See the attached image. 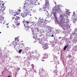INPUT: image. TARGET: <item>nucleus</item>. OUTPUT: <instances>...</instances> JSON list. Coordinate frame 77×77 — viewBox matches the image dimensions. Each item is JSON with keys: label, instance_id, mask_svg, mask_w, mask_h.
<instances>
[{"label": "nucleus", "instance_id": "680f3d73", "mask_svg": "<svg viewBox=\"0 0 77 77\" xmlns=\"http://www.w3.org/2000/svg\"><path fill=\"white\" fill-rule=\"evenodd\" d=\"M8 24H9V23H7V24H6V25H8Z\"/></svg>", "mask_w": 77, "mask_h": 77}, {"label": "nucleus", "instance_id": "4c0bfd02", "mask_svg": "<svg viewBox=\"0 0 77 77\" xmlns=\"http://www.w3.org/2000/svg\"><path fill=\"white\" fill-rule=\"evenodd\" d=\"M17 69H18V71H19V70L20 69V68L19 67H17Z\"/></svg>", "mask_w": 77, "mask_h": 77}, {"label": "nucleus", "instance_id": "ea45409f", "mask_svg": "<svg viewBox=\"0 0 77 77\" xmlns=\"http://www.w3.org/2000/svg\"><path fill=\"white\" fill-rule=\"evenodd\" d=\"M34 59H37V60H38V57H35V58H34Z\"/></svg>", "mask_w": 77, "mask_h": 77}, {"label": "nucleus", "instance_id": "b1692460", "mask_svg": "<svg viewBox=\"0 0 77 77\" xmlns=\"http://www.w3.org/2000/svg\"><path fill=\"white\" fill-rule=\"evenodd\" d=\"M68 47V45H66L64 48L63 49V50H66V48H67Z\"/></svg>", "mask_w": 77, "mask_h": 77}, {"label": "nucleus", "instance_id": "5fc2aeb1", "mask_svg": "<svg viewBox=\"0 0 77 77\" xmlns=\"http://www.w3.org/2000/svg\"><path fill=\"white\" fill-rule=\"evenodd\" d=\"M42 71H44L43 69H42Z\"/></svg>", "mask_w": 77, "mask_h": 77}, {"label": "nucleus", "instance_id": "49530a36", "mask_svg": "<svg viewBox=\"0 0 77 77\" xmlns=\"http://www.w3.org/2000/svg\"><path fill=\"white\" fill-rule=\"evenodd\" d=\"M32 67H33V66H34V65H32Z\"/></svg>", "mask_w": 77, "mask_h": 77}, {"label": "nucleus", "instance_id": "4d7b16f0", "mask_svg": "<svg viewBox=\"0 0 77 77\" xmlns=\"http://www.w3.org/2000/svg\"><path fill=\"white\" fill-rule=\"evenodd\" d=\"M19 12H20L21 10H19Z\"/></svg>", "mask_w": 77, "mask_h": 77}, {"label": "nucleus", "instance_id": "bf43d9fd", "mask_svg": "<svg viewBox=\"0 0 77 77\" xmlns=\"http://www.w3.org/2000/svg\"><path fill=\"white\" fill-rule=\"evenodd\" d=\"M27 74H28L27 73H26V75H27Z\"/></svg>", "mask_w": 77, "mask_h": 77}, {"label": "nucleus", "instance_id": "c03bdc74", "mask_svg": "<svg viewBox=\"0 0 77 77\" xmlns=\"http://www.w3.org/2000/svg\"><path fill=\"white\" fill-rule=\"evenodd\" d=\"M26 59V57H23V59Z\"/></svg>", "mask_w": 77, "mask_h": 77}, {"label": "nucleus", "instance_id": "423d86ee", "mask_svg": "<svg viewBox=\"0 0 77 77\" xmlns=\"http://www.w3.org/2000/svg\"><path fill=\"white\" fill-rule=\"evenodd\" d=\"M43 21H44V20L43 18H39L38 19V21L37 22L38 25L41 26L42 23H43Z\"/></svg>", "mask_w": 77, "mask_h": 77}, {"label": "nucleus", "instance_id": "0eeeda50", "mask_svg": "<svg viewBox=\"0 0 77 77\" xmlns=\"http://www.w3.org/2000/svg\"><path fill=\"white\" fill-rule=\"evenodd\" d=\"M21 16L23 18H25L27 15H28V11H24V12L21 13Z\"/></svg>", "mask_w": 77, "mask_h": 77}, {"label": "nucleus", "instance_id": "c9c22d12", "mask_svg": "<svg viewBox=\"0 0 77 77\" xmlns=\"http://www.w3.org/2000/svg\"><path fill=\"white\" fill-rule=\"evenodd\" d=\"M41 26V27H44V26L43 25H42V24L41 25V26Z\"/></svg>", "mask_w": 77, "mask_h": 77}, {"label": "nucleus", "instance_id": "58836bf2", "mask_svg": "<svg viewBox=\"0 0 77 77\" xmlns=\"http://www.w3.org/2000/svg\"><path fill=\"white\" fill-rule=\"evenodd\" d=\"M36 12V10H35L33 11V12H34V13H35V12Z\"/></svg>", "mask_w": 77, "mask_h": 77}, {"label": "nucleus", "instance_id": "09e8293b", "mask_svg": "<svg viewBox=\"0 0 77 77\" xmlns=\"http://www.w3.org/2000/svg\"><path fill=\"white\" fill-rule=\"evenodd\" d=\"M36 56L37 57H39V56H38V55H36Z\"/></svg>", "mask_w": 77, "mask_h": 77}, {"label": "nucleus", "instance_id": "8fccbe9b", "mask_svg": "<svg viewBox=\"0 0 77 77\" xmlns=\"http://www.w3.org/2000/svg\"><path fill=\"white\" fill-rule=\"evenodd\" d=\"M7 28H9V26H7Z\"/></svg>", "mask_w": 77, "mask_h": 77}, {"label": "nucleus", "instance_id": "864d4df0", "mask_svg": "<svg viewBox=\"0 0 77 77\" xmlns=\"http://www.w3.org/2000/svg\"><path fill=\"white\" fill-rule=\"evenodd\" d=\"M5 4V3H3L2 4V5H3V6H4V5Z\"/></svg>", "mask_w": 77, "mask_h": 77}, {"label": "nucleus", "instance_id": "c85d7f7f", "mask_svg": "<svg viewBox=\"0 0 77 77\" xmlns=\"http://www.w3.org/2000/svg\"><path fill=\"white\" fill-rule=\"evenodd\" d=\"M25 50L26 51H28L29 50V48H26L25 49Z\"/></svg>", "mask_w": 77, "mask_h": 77}, {"label": "nucleus", "instance_id": "412c9836", "mask_svg": "<svg viewBox=\"0 0 77 77\" xmlns=\"http://www.w3.org/2000/svg\"><path fill=\"white\" fill-rule=\"evenodd\" d=\"M64 42V40H61L60 42V44H63Z\"/></svg>", "mask_w": 77, "mask_h": 77}, {"label": "nucleus", "instance_id": "6e6552de", "mask_svg": "<svg viewBox=\"0 0 77 77\" xmlns=\"http://www.w3.org/2000/svg\"><path fill=\"white\" fill-rule=\"evenodd\" d=\"M23 23H24V26L26 25V28H29L28 24H29V22L27 21H25L24 20V21H23Z\"/></svg>", "mask_w": 77, "mask_h": 77}, {"label": "nucleus", "instance_id": "393cba45", "mask_svg": "<svg viewBox=\"0 0 77 77\" xmlns=\"http://www.w3.org/2000/svg\"><path fill=\"white\" fill-rule=\"evenodd\" d=\"M43 39V41H47V38L45 37H44L43 38H42V39Z\"/></svg>", "mask_w": 77, "mask_h": 77}, {"label": "nucleus", "instance_id": "f03ea898", "mask_svg": "<svg viewBox=\"0 0 77 77\" xmlns=\"http://www.w3.org/2000/svg\"><path fill=\"white\" fill-rule=\"evenodd\" d=\"M33 6V4H30V2H29L25 3L24 4V7L23 9H24V11L25 12H27L28 11V7H32V6Z\"/></svg>", "mask_w": 77, "mask_h": 77}, {"label": "nucleus", "instance_id": "9b49d317", "mask_svg": "<svg viewBox=\"0 0 77 77\" xmlns=\"http://www.w3.org/2000/svg\"><path fill=\"white\" fill-rule=\"evenodd\" d=\"M50 42L51 44V46L53 47L55 46L57 42H55V41H53Z\"/></svg>", "mask_w": 77, "mask_h": 77}, {"label": "nucleus", "instance_id": "69168bd1", "mask_svg": "<svg viewBox=\"0 0 77 77\" xmlns=\"http://www.w3.org/2000/svg\"><path fill=\"white\" fill-rule=\"evenodd\" d=\"M15 15H16V14H14V16H15Z\"/></svg>", "mask_w": 77, "mask_h": 77}, {"label": "nucleus", "instance_id": "1a4fd4ad", "mask_svg": "<svg viewBox=\"0 0 77 77\" xmlns=\"http://www.w3.org/2000/svg\"><path fill=\"white\" fill-rule=\"evenodd\" d=\"M42 48L43 49H44V50H45L46 49H47V48H48V44L47 43L45 44L42 47Z\"/></svg>", "mask_w": 77, "mask_h": 77}, {"label": "nucleus", "instance_id": "a211bd4d", "mask_svg": "<svg viewBox=\"0 0 77 77\" xmlns=\"http://www.w3.org/2000/svg\"><path fill=\"white\" fill-rule=\"evenodd\" d=\"M47 57H47V54H44V56L43 57V59H47Z\"/></svg>", "mask_w": 77, "mask_h": 77}, {"label": "nucleus", "instance_id": "39448f33", "mask_svg": "<svg viewBox=\"0 0 77 77\" xmlns=\"http://www.w3.org/2000/svg\"><path fill=\"white\" fill-rule=\"evenodd\" d=\"M49 8H50V6H49V2L48 0H47L45 2V6L43 7V8L44 9H45L43 10V11H46L47 13H48L46 9H49Z\"/></svg>", "mask_w": 77, "mask_h": 77}, {"label": "nucleus", "instance_id": "de8ad7c7", "mask_svg": "<svg viewBox=\"0 0 77 77\" xmlns=\"http://www.w3.org/2000/svg\"><path fill=\"white\" fill-rule=\"evenodd\" d=\"M41 10H42V9L41 8H40V9H39V11H41Z\"/></svg>", "mask_w": 77, "mask_h": 77}, {"label": "nucleus", "instance_id": "dca6fc26", "mask_svg": "<svg viewBox=\"0 0 77 77\" xmlns=\"http://www.w3.org/2000/svg\"><path fill=\"white\" fill-rule=\"evenodd\" d=\"M28 2H30V4H32L33 5V2H31V1H29V0H26V1H25V3H28Z\"/></svg>", "mask_w": 77, "mask_h": 77}, {"label": "nucleus", "instance_id": "6e6d98bb", "mask_svg": "<svg viewBox=\"0 0 77 77\" xmlns=\"http://www.w3.org/2000/svg\"><path fill=\"white\" fill-rule=\"evenodd\" d=\"M12 18L13 19V20L15 18L14 17H13Z\"/></svg>", "mask_w": 77, "mask_h": 77}, {"label": "nucleus", "instance_id": "0e129e2a", "mask_svg": "<svg viewBox=\"0 0 77 77\" xmlns=\"http://www.w3.org/2000/svg\"><path fill=\"white\" fill-rule=\"evenodd\" d=\"M5 22H3V24H5Z\"/></svg>", "mask_w": 77, "mask_h": 77}, {"label": "nucleus", "instance_id": "37998d69", "mask_svg": "<svg viewBox=\"0 0 77 77\" xmlns=\"http://www.w3.org/2000/svg\"><path fill=\"white\" fill-rule=\"evenodd\" d=\"M68 57H71V55H68Z\"/></svg>", "mask_w": 77, "mask_h": 77}, {"label": "nucleus", "instance_id": "20e7f679", "mask_svg": "<svg viewBox=\"0 0 77 77\" xmlns=\"http://www.w3.org/2000/svg\"><path fill=\"white\" fill-rule=\"evenodd\" d=\"M32 25L31 26H30L29 27V28L30 29H31L32 30V34L33 35H35L36 36H37V34L38 33V32H40V31H41V29L38 27H36L35 29V32L34 33V31L33 30H32V29H33V27L31 28L32 27Z\"/></svg>", "mask_w": 77, "mask_h": 77}, {"label": "nucleus", "instance_id": "052dcab7", "mask_svg": "<svg viewBox=\"0 0 77 77\" xmlns=\"http://www.w3.org/2000/svg\"><path fill=\"white\" fill-rule=\"evenodd\" d=\"M18 41H19V40H17V42H18Z\"/></svg>", "mask_w": 77, "mask_h": 77}, {"label": "nucleus", "instance_id": "7c9ffc66", "mask_svg": "<svg viewBox=\"0 0 77 77\" xmlns=\"http://www.w3.org/2000/svg\"><path fill=\"white\" fill-rule=\"evenodd\" d=\"M22 51V49H20L19 50V53H21V51Z\"/></svg>", "mask_w": 77, "mask_h": 77}, {"label": "nucleus", "instance_id": "9d476101", "mask_svg": "<svg viewBox=\"0 0 77 77\" xmlns=\"http://www.w3.org/2000/svg\"><path fill=\"white\" fill-rule=\"evenodd\" d=\"M48 27H49V29H48V33H51L52 31H53V28L51 27H49L48 26H47Z\"/></svg>", "mask_w": 77, "mask_h": 77}, {"label": "nucleus", "instance_id": "2eb2a0df", "mask_svg": "<svg viewBox=\"0 0 77 77\" xmlns=\"http://www.w3.org/2000/svg\"><path fill=\"white\" fill-rule=\"evenodd\" d=\"M15 21V23L16 24L18 23V20H20V18L18 17H17Z\"/></svg>", "mask_w": 77, "mask_h": 77}, {"label": "nucleus", "instance_id": "aec40b11", "mask_svg": "<svg viewBox=\"0 0 77 77\" xmlns=\"http://www.w3.org/2000/svg\"><path fill=\"white\" fill-rule=\"evenodd\" d=\"M77 50V46H75V47H73V50L74 51H76Z\"/></svg>", "mask_w": 77, "mask_h": 77}, {"label": "nucleus", "instance_id": "7ed1b4c3", "mask_svg": "<svg viewBox=\"0 0 77 77\" xmlns=\"http://www.w3.org/2000/svg\"><path fill=\"white\" fill-rule=\"evenodd\" d=\"M39 32H37V36L38 37L39 36V37H40L41 39L38 40V42L39 44H44V43L42 41V38H44V35L41 34V33H39Z\"/></svg>", "mask_w": 77, "mask_h": 77}, {"label": "nucleus", "instance_id": "f8f14e48", "mask_svg": "<svg viewBox=\"0 0 77 77\" xmlns=\"http://www.w3.org/2000/svg\"><path fill=\"white\" fill-rule=\"evenodd\" d=\"M74 35H72L71 34L70 35V40L71 41H73V39L74 38Z\"/></svg>", "mask_w": 77, "mask_h": 77}, {"label": "nucleus", "instance_id": "6ab92c4d", "mask_svg": "<svg viewBox=\"0 0 77 77\" xmlns=\"http://www.w3.org/2000/svg\"><path fill=\"white\" fill-rule=\"evenodd\" d=\"M69 12L67 11L66 14V15H65V16H66V18H68V15H69Z\"/></svg>", "mask_w": 77, "mask_h": 77}, {"label": "nucleus", "instance_id": "5701e85b", "mask_svg": "<svg viewBox=\"0 0 77 77\" xmlns=\"http://www.w3.org/2000/svg\"><path fill=\"white\" fill-rule=\"evenodd\" d=\"M64 38H65V37H59L58 39H60V40H63Z\"/></svg>", "mask_w": 77, "mask_h": 77}, {"label": "nucleus", "instance_id": "e433bc0d", "mask_svg": "<svg viewBox=\"0 0 77 77\" xmlns=\"http://www.w3.org/2000/svg\"><path fill=\"white\" fill-rule=\"evenodd\" d=\"M75 32H77V29L76 28L75 30H74Z\"/></svg>", "mask_w": 77, "mask_h": 77}, {"label": "nucleus", "instance_id": "338daca9", "mask_svg": "<svg viewBox=\"0 0 77 77\" xmlns=\"http://www.w3.org/2000/svg\"><path fill=\"white\" fill-rule=\"evenodd\" d=\"M2 21V20H0V23H1L0 21Z\"/></svg>", "mask_w": 77, "mask_h": 77}, {"label": "nucleus", "instance_id": "72a5a7b5", "mask_svg": "<svg viewBox=\"0 0 77 77\" xmlns=\"http://www.w3.org/2000/svg\"><path fill=\"white\" fill-rule=\"evenodd\" d=\"M12 27L14 29V28H15V26L14 25V24H13L12 26Z\"/></svg>", "mask_w": 77, "mask_h": 77}, {"label": "nucleus", "instance_id": "ddd939ff", "mask_svg": "<svg viewBox=\"0 0 77 77\" xmlns=\"http://www.w3.org/2000/svg\"><path fill=\"white\" fill-rule=\"evenodd\" d=\"M72 41L73 42H77V36H75L74 38L73 39Z\"/></svg>", "mask_w": 77, "mask_h": 77}, {"label": "nucleus", "instance_id": "c756f323", "mask_svg": "<svg viewBox=\"0 0 77 77\" xmlns=\"http://www.w3.org/2000/svg\"><path fill=\"white\" fill-rule=\"evenodd\" d=\"M49 34L48 35V37H51V33H49Z\"/></svg>", "mask_w": 77, "mask_h": 77}, {"label": "nucleus", "instance_id": "a19ab883", "mask_svg": "<svg viewBox=\"0 0 77 77\" xmlns=\"http://www.w3.org/2000/svg\"><path fill=\"white\" fill-rule=\"evenodd\" d=\"M29 54H31V52H30V51H29L28 52Z\"/></svg>", "mask_w": 77, "mask_h": 77}, {"label": "nucleus", "instance_id": "4468645a", "mask_svg": "<svg viewBox=\"0 0 77 77\" xmlns=\"http://www.w3.org/2000/svg\"><path fill=\"white\" fill-rule=\"evenodd\" d=\"M31 3H33V5H38V4H37V3H38V1H37V0H36V1L35 0L34 1H31Z\"/></svg>", "mask_w": 77, "mask_h": 77}, {"label": "nucleus", "instance_id": "2f4dec72", "mask_svg": "<svg viewBox=\"0 0 77 77\" xmlns=\"http://www.w3.org/2000/svg\"><path fill=\"white\" fill-rule=\"evenodd\" d=\"M16 24L17 26H19V25H20V23L17 22Z\"/></svg>", "mask_w": 77, "mask_h": 77}, {"label": "nucleus", "instance_id": "a18cd8bd", "mask_svg": "<svg viewBox=\"0 0 77 77\" xmlns=\"http://www.w3.org/2000/svg\"><path fill=\"white\" fill-rule=\"evenodd\" d=\"M35 42H36V41H35L34 42V43H35Z\"/></svg>", "mask_w": 77, "mask_h": 77}, {"label": "nucleus", "instance_id": "f704fd0d", "mask_svg": "<svg viewBox=\"0 0 77 77\" xmlns=\"http://www.w3.org/2000/svg\"><path fill=\"white\" fill-rule=\"evenodd\" d=\"M15 41H16V40H17V39H18V37H16V38H15Z\"/></svg>", "mask_w": 77, "mask_h": 77}, {"label": "nucleus", "instance_id": "e2e57ef3", "mask_svg": "<svg viewBox=\"0 0 77 77\" xmlns=\"http://www.w3.org/2000/svg\"><path fill=\"white\" fill-rule=\"evenodd\" d=\"M0 23H2V22H1V21H0Z\"/></svg>", "mask_w": 77, "mask_h": 77}, {"label": "nucleus", "instance_id": "473e14b6", "mask_svg": "<svg viewBox=\"0 0 77 77\" xmlns=\"http://www.w3.org/2000/svg\"><path fill=\"white\" fill-rule=\"evenodd\" d=\"M72 34V35H74V36H75V32H73Z\"/></svg>", "mask_w": 77, "mask_h": 77}, {"label": "nucleus", "instance_id": "a878e982", "mask_svg": "<svg viewBox=\"0 0 77 77\" xmlns=\"http://www.w3.org/2000/svg\"><path fill=\"white\" fill-rule=\"evenodd\" d=\"M51 37H53L55 38V35H54V34H52L51 33Z\"/></svg>", "mask_w": 77, "mask_h": 77}, {"label": "nucleus", "instance_id": "3c124183", "mask_svg": "<svg viewBox=\"0 0 77 77\" xmlns=\"http://www.w3.org/2000/svg\"><path fill=\"white\" fill-rule=\"evenodd\" d=\"M18 56H16V58H18Z\"/></svg>", "mask_w": 77, "mask_h": 77}, {"label": "nucleus", "instance_id": "79ce46f5", "mask_svg": "<svg viewBox=\"0 0 77 77\" xmlns=\"http://www.w3.org/2000/svg\"><path fill=\"white\" fill-rule=\"evenodd\" d=\"M15 73H16V76H15V77H16L17 76V72H16Z\"/></svg>", "mask_w": 77, "mask_h": 77}, {"label": "nucleus", "instance_id": "603ef678", "mask_svg": "<svg viewBox=\"0 0 77 77\" xmlns=\"http://www.w3.org/2000/svg\"><path fill=\"white\" fill-rule=\"evenodd\" d=\"M56 56L54 55V57L55 58V57H56Z\"/></svg>", "mask_w": 77, "mask_h": 77}, {"label": "nucleus", "instance_id": "f257e3e1", "mask_svg": "<svg viewBox=\"0 0 77 77\" xmlns=\"http://www.w3.org/2000/svg\"><path fill=\"white\" fill-rule=\"evenodd\" d=\"M61 11L58 10V8L57 7H54V8L52 12V14L53 15L54 18L55 20V22L58 23L59 25L61 27H64L63 29L64 30L69 31V28L70 26L68 24V22L69 21V20L67 18L64 19L63 21V18L64 16L60 14L59 17V20H57V13L60 14Z\"/></svg>", "mask_w": 77, "mask_h": 77}, {"label": "nucleus", "instance_id": "cd10ccee", "mask_svg": "<svg viewBox=\"0 0 77 77\" xmlns=\"http://www.w3.org/2000/svg\"><path fill=\"white\" fill-rule=\"evenodd\" d=\"M53 72H54V73L55 74H57V70H55Z\"/></svg>", "mask_w": 77, "mask_h": 77}, {"label": "nucleus", "instance_id": "4be33fe9", "mask_svg": "<svg viewBox=\"0 0 77 77\" xmlns=\"http://www.w3.org/2000/svg\"><path fill=\"white\" fill-rule=\"evenodd\" d=\"M63 33L64 34H65V38H66L67 36H68V33H66V32H63Z\"/></svg>", "mask_w": 77, "mask_h": 77}, {"label": "nucleus", "instance_id": "bb28decb", "mask_svg": "<svg viewBox=\"0 0 77 77\" xmlns=\"http://www.w3.org/2000/svg\"><path fill=\"white\" fill-rule=\"evenodd\" d=\"M56 50L55 49H54L53 50H52V51L53 53H55L56 52Z\"/></svg>", "mask_w": 77, "mask_h": 77}, {"label": "nucleus", "instance_id": "f3484780", "mask_svg": "<svg viewBox=\"0 0 77 77\" xmlns=\"http://www.w3.org/2000/svg\"><path fill=\"white\" fill-rule=\"evenodd\" d=\"M72 22L73 23H74V24H75V23H76V21H77V19H72Z\"/></svg>", "mask_w": 77, "mask_h": 77}, {"label": "nucleus", "instance_id": "774afa93", "mask_svg": "<svg viewBox=\"0 0 77 77\" xmlns=\"http://www.w3.org/2000/svg\"><path fill=\"white\" fill-rule=\"evenodd\" d=\"M74 13H75V12H73V14H74Z\"/></svg>", "mask_w": 77, "mask_h": 77}, {"label": "nucleus", "instance_id": "13d9d810", "mask_svg": "<svg viewBox=\"0 0 77 77\" xmlns=\"http://www.w3.org/2000/svg\"><path fill=\"white\" fill-rule=\"evenodd\" d=\"M56 31H59V30H56Z\"/></svg>", "mask_w": 77, "mask_h": 77}]
</instances>
